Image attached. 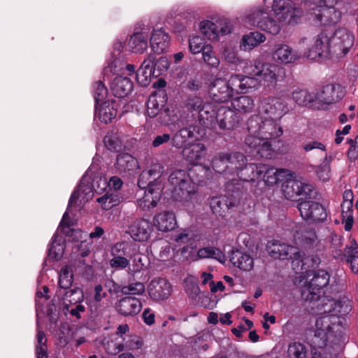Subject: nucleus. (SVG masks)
I'll return each mask as SVG.
<instances>
[{
	"instance_id": "nucleus-37",
	"label": "nucleus",
	"mask_w": 358,
	"mask_h": 358,
	"mask_svg": "<svg viewBox=\"0 0 358 358\" xmlns=\"http://www.w3.org/2000/svg\"><path fill=\"white\" fill-rule=\"evenodd\" d=\"M220 54L222 59L230 65L237 66L243 62V59L238 55L236 45L232 41L223 44L220 49Z\"/></svg>"
},
{
	"instance_id": "nucleus-2",
	"label": "nucleus",
	"mask_w": 358,
	"mask_h": 358,
	"mask_svg": "<svg viewBox=\"0 0 358 358\" xmlns=\"http://www.w3.org/2000/svg\"><path fill=\"white\" fill-rule=\"evenodd\" d=\"M271 8L275 19L265 8L257 6L250 9L246 15L245 24L277 35L281 30V23L296 24L303 15L302 9L291 0H273Z\"/></svg>"
},
{
	"instance_id": "nucleus-38",
	"label": "nucleus",
	"mask_w": 358,
	"mask_h": 358,
	"mask_svg": "<svg viewBox=\"0 0 358 358\" xmlns=\"http://www.w3.org/2000/svg\"><path fill=\"white\" fill-rule=\"evenodd\" d=\"M115 169L120 174H130L138 166L137 160L128 153L117 155L115 162Z\"/></svg>"
},
{
	"instance_id": "nucleus-49",
	"label": "nucleus",
	"mask_w": 358,
	"mask_h": 358,
	"mask_svg": "<svg viewBox=\"0 0 358 358\" xmlns=\"http://www.w3.org/2000/svg\"><path fill=\"white\" fill-rule=\"evenodd\" d=\"M345 256L347 262L350 264L352 271L358 273V245L355 240L352 241L350 245L346 247Z\"/></svg>"
},
{
	"instance_id": "nucleus-27",
	"label": "nucleus",
	"mask_w": 358,
	"mask_h": 358,
	"mask_svg": "<svg viewBox=\"0 0 358 358\" xmlns=\"http://www.w3.org/2000/svg\"><path fill=\"white\" fill-rule=\"evenodd\" d=\"M266 170V164H250L245 165V163L241 166V169H237L236 171L238 177L247 182H260L262 181V176Z\"/></svg>"
},
{
	"instance_id": "nucleus-64",
	"label": "nucleus",
	"mask_w": 358,
	"mask_h": 358,
	"mask_svg": "<svg viewBox=\"0 0 358 358\" xmlns=\"http://www.w3.org/2000/svg\"><path fill=\"white\" fill-rule=\"evenodd\" d=\"M317 240V236L314 231L308 230L302 233L301 235L298 234L296 237V241L299 243H301L305 246H309L313 244Z\"/></svg>"
},
{
	"instance_id": "nucleus-18",
	"label": "nucleus",
	"mask_w": 358,
	"mask_h": 358,
	"mask_svg": "<svg viewBox=\"0 0 358 358\" xmlns=\"http://www.w3.org/2000/svg\"><path fill=\"white\" fill-rule=\"evenodd\" d=\"M130 248L125 243H117L113 245L110 249V256L112 258L109 261V264L112 268L115 270H123L129 268L131 252Z\"/></svg>"
},
{
	"instance_id": "nucleus-30",
	"label": "nucleus",
	"mask_w": 358,
	"mask_h": 358,
	"mask_svg": "<svg viewBox=\"0 0 358 358\" xmlns=\"http://www.w3.org/2000/svg\"><path fill=\"white\" fill-rule=\"evenodd\" d=\"M310 10H313L310 14L314 15L319 22L324 23H334L340 19L341 15V12L338 10V8L322 6L321 4Z\"/></svg>"
},
{
	"instance_id": "nucleus-36",
	"label": "nucleus",
	"mask_w": 358,
	"mask_h": 358,
	"mask_svg": "<svg viewBox=\"0 0 358 358\" xmlns=\"http://www.w3.org/2000/svg\"><path fill=\"white\" fill-rule=\"evenodd\" d=\"M96 115L99 120L108 124L117 115V108L113 101L107 99L99 105H96Z\"/></svg>"
},
{
	"instance_id": "nucleus-60",
	"label": "nucleus",
	"mask_w": 358,
	"mask_h": 358,
	"mask_svg": "<svg viewBox=\"0 0 358 358\" xmlns=\"http://www.w3.org/2000/svg\"><path fill=\"white\" fill-rule=\"evenodd\" d=\"M287 355L289 358H306L307 350L304 345L294 342L289 345Z\"/></svg>"
},
{
	"instance_id": "nucleus-33",
	"label": "nucleus",
	"mask_w": 358,
	"mask_h": 358,
	"mask_svg": "<svg viewBox=\"0 0 358 358\" xmlns=\"http://www.w3.org/2000/svg\"><path fill=\"white\" fill-rule=\"evenodd\" d=\"M124 45L122 42L117 41L113 45V52L110 61L104 67V76H108L110 74L115 73L123 69V63L118 56L123 50Z\"/></svg>"
},
{
	"instance_id": "nucleus-5",
	"label": "nucleus",
	"mask_w": 358,
	"mask_h": 358,
	"mask_svg": "<svg viewBox=\"0 0 358 358\" xmlns=\"http://www.w3.org/2000/svg\"><path fill=\"white\" fill-rule=\"evenodd\" d=\"M266 249L273 259H292V267L296 273L307 271L320 263L317 256L306 255L304 251L296 247L278 241L268 242Z\"/></svg>"
},
{
	"instance_id": "nucleus-53",
	"label": "nucleus",
	"mask_w": 358,
	"mask_h": 358,
	"mask_svg": "<svg viewBox=\"0 0 358 358\" xmlns=\"http://www.w3.org/2000/svg\"><path fill=\"white\" fill-rule=\"evenodd\" d=\"M175 242L179 245L187 243V247L192 249L197 246V241L199 238L198 236H194L192 233L187 230H182L173 237Z\"/></svg>"
},
{
	"instance_id": "nucleus-15",
	"label": "nucleus",
	"mask_w": 358,
	"mask_h": 358,
	"mask_svg": "<svg viewBox=\"0 0 358 358\" xmlns=\"http://www.w3.org/2000/svg\"><path fill=\"white\" fill-rule=\"evenodd\" d=\"M245 156L239 152L231 155L220 153L213 159L212 166L215 171L217 173H222L226 171L230 172L241 169L245 164Z\"/></svg>"
},
{
	"instance_id": "nucleus-52",
	"label": "nucleus",
	"mask_w": 358,
	"mask_h": 358,
	"mask_svg": "<svg viewBox=\"0 0 358 358\" xmlns=\"http://www.w3.org/2000/svg\"><path fill=\"white\" fill-rule=\"evenodd\" d=\"M312 92L296 89L292 92V99L296 104L313 108Z\"/></svg>"
},
{
	"instance_id": "nucleus-40",
	"label": "nucleus",
	"mask_w": 358,
	"mask_h": 358,
	"mask_svg": "<svg viewBox=\"0 0 358 358\" xmlns=\"http://www.w3.org/2000/svg\"><path fill=\"white\" fill-rule=\"evenodd\" d=\"M231 106L235 113L245 115L252 113L255 104L253 97L250 96H240L231 99Z\"/></svg>"
},
{
	"instance_id": "nucleus-56",
	"label": "nucleus",
	"mask_w": 358,
	"mask_h": 358,
	"mask_svg": "<svg viewBox=\"0 0 358 358\" xmlns=\"http://www.w3.org/2000/svg\"><path fill=\"white\" fill-rule=\"evenodd\" d=\"M203 62L211 69H218L220 64V59L213 51V47L208 45L202 53Z\"/></svg>"
},
{
	"instance_id": "nucleus-24",
	"label": "nucleus",
	"mask_w": 358,
	"mask_h": 358,
	"mask_svg": "<svg viewBox=\"0 0 358 358\" xmlns=\"http://www.w3.org/2000/svg\"><path fill=\"white\" fill-rule=\"evenodd\" d=\"M355 36L350 31L341 29L335 32L333 38V43L335 51L342 56L345 55L353 47Z\"/></svg>"
},
{
	"instance_id": "nucleus-57",
	"label": "nucleus",
	"mask_w": 358,
	"mask_h": 358,
	"mask_svg": "<svg viewBox=\"0 0 358 358\" xmlns=\"http://www.w3.org/2000/svg\"><path fill=\"white\" fill-rule=\"evenodd\" d=\"M333 160L331 155H326L322 163L318 166L317 176L323 181H327L331 176V163Z\"/></svg>"
},
{
	"instance_id": "nucleus-11",
	"label": "nucleus",
	"mask_w": 358,
	"mask_h": 358,
	"mask_svg": "<svg viewBox=\"0 0 358 358\" xmlns=\"http://www.w3.org/2000/svg\"><path fill=\"white\" fill-rule=\"evenodd\" d=\"M201 34L209 41L215 42L220 40L221 36H225L231 32V23L227 20L217 19L203 20L199 26Z\"/></svg>"
},
{
	"instance_id": "nucleus-42",
	"label": "nucleus",
	"mask_w": 358,
	"mask_h": 358,
	"mask_svg": "<svg viewBox=\"0 0 358 358\" xmlns=\"http://www.w3.org/2000/svg\"><path fill=\"white\" fill-rule=\"evenodd\" d=\"M59 294L62 295L61 301L64 309H68L71 304H77L83 301L84 294L81 288L74 287L69 290H59Z\"/></svg>"
},
{
	"instance_id": "nucleus-43",
	"label": "nucleus",
	"mask_w": 358,
	"mask_h": 358,
	"mask_svg": "<svg viewBox=\"0 0 358 358\" xmlns=\"http://www.w3.org/2000/svg\"><path fill=\"white\" fill-rule=\"evenodd\" d=\"M166 102V94L164 92L152 94L147 103V113L150 117L157 116Z\"/></svg>"
},
{
	"instance_id": "nucleus-22",
	"label": "nucleus",
	"mask_w": 358,
	"mask_h": 358,
	"mask_svg": "<svg viewBox=\"0 0 358 358\" xmlns=\"http://www.w3.org/2000/svg\"><path fill=\"white\" fill-rule=\"evenodd\" d=\"M143 308L142 302L136 297L126 296L115 304L116 311L124 317H134L137 315Z\"/></svg>"
},
{
	"instance_id": "nucleus-32",
	"label": "nucleus",
	"mask_w": 358,
	"mask_h": 358,
	"mask_svg": "<svg viewBox=\"0 0 358 358\" xmlns=\"http://www.w3.org/2000/svg\"><path fill=\"white\" fill-rule=\"evenodd\" d=\"M198 140V134L196 127L189 126L180 129L173 138V145L176 148H181L185 144H192Z\"/></svg>"
},
{
	"instance_id": "nucleus-44",
	"label": "nucleus",
	"mask_w": 358,
	"mask_h": 358,
	"mask_svg": "<svg viewBox=\"0 0 358 358\" xmlns=\"http://www.w3.org/2000/svg\"><path fill=\"white\" fill-rule=\"evenodd\" d=\"M148 33L144 31L134 34L128 42V48L134 53L141 54L148 48Z\"/></svg>"
},
{
	"instance_id": "nucleus-10",
	"label": "nucleus",
	"mask_w": 358,
	"mask_h": 358,
	"mask_svg": "<svg viewBox=\"0 0 358 358\" xmlns=\"http://www.w3.org/2000/svg\"><path fill=\"white\" fill-rule=\"evenodd\" d=\"M288 111L287 103L280 98L268 96L259 101L258 115H265L268 119L280 120Z\"/></svg>"
},
{
	"instance_id": "nucleus-4",
	"label": "nucleus",
	"mask_w": 358,
	"mask_h": 358,
	"mask_svg": "<svg viewBox=\"0 0 358 358\" xmlns=\"http://www.w3.org/2000/svg\"><path fill=\"white\" fill-rule=\"evenodd\" d=\"M303 282L301 287V297L306 301L316 302L317 307L324 299H333L330 295L340 292L343 287L341 279L331 278L324 270L314 272L313 277Z\"/></svg>"
},
{
	"instance_id": "nucleus-34",
	"label": "nucleus",
	"mask_w": 358,
	"mask_h": 358,
	"mask_svg": "<svg viewBox=\"0 0 358 358\" xmlns=\"http://www.w3.org/2000/svg\"><path fill=\"white\" fill-rule=\"evenodd\" d=\"M182 155L191 164L196 165L205 157L206 147L201 143H192L185 147Z\"/></svg>"
},
{
	"instance_id": "nucleus-29",
	"label": "nucleus",
	"mask_w": 358,
	"mask_h": 358,
	"mask_svg": "<svg viewBox=\"0 0 358 358\" xmlns=\"http://www.w3.org/2000/svg\"><path fill=\"white\" fill-rule=\"evenodd\" d=\"M152 224L159 231H172L177 226L176 215L173 212L169 210L160 212L153 217Z\"/></svg>"
},
{
	"instance_id": "nucleus-62",
	"label": "nucleus",
	"mask_w": 358,
	"mask_h": 358,
	"mask_svg": "<svg viewBox=\"0 0 358 358\" xmlns=\"http://www.w3.org/2000/svg\"><path fill=\"white\" fill-rule=\"evenodd\" d=\"M104 144L108 150L115 152L120 151L122 147V142L116 134H110L106 136Z\"/></svg>"
},
{
	"instance_id": "nucleus-51",
	"label": "nucleus",
	"mask_w": 358,
	"mask_h": 358,
	"mask_svg": "<svg viewBox=\"0 0 358 358\" xmlns=\"http://www.w3.org/2000/svg\"><path fill=\"white\" fill-rule=\"evenodd\" d=\"M120 196L113 192H106L103 196L96 199V201L104 210H109L117 206L120 203Z\"/></svg>"
},
{
	"instance_id": "nucleus-39",
	"label": "nucleus",
	"mask_w": 358,
	"mask_h": 358,
	"mask_svg": "<svg viewBox=\"0 0 358 358\" xmlns=\"http://www.w3.org/2000/svg\"><path fill=\"white\" fill-rule=\"evenodd\" d=\"M266 36L259 31H252L244 34L240 41L239 48L245 52H250L266 41Z\"/></svg>"
},
{
	"instance_id": "nucleus-47",
	"label": "nucleus",
	"mask_w": 358,
	"mask_h": 358,
	"mask_svg": "<svg viewBox=\"0 0 358 358\" xmlns=\"http://www.w3.org/2000/svg\"><path fill=\"white\" fill-rule=\"evenodd\" d=\"M130 259H131L132 263L131 264H129L128 272L132 275L145 269L149 262L148 257L141 253H131Z\"/></svg>"
},
{
	"instance_id": "nucleus-21",
	"label": "nucleus",
	"mask_w": 358,
	"mask_h": 358,
	"mask_svg": "<svg viewBox=\"0 0 358 358\" xmlns=\"http://www.w3.org/2000/svg\"><path fill=\"white\" fill-rule=\"evenodd\" d=\"M155 56L150 54L136 71V80L142 86L149 85L152 78L159 76L155 68Z\"/></svg>"
},
{
	"instance_id": "nucleus-50",
	"label": "nucleus",
	"mask_w": 358,
	"mask_h": 358,
	"mask_svg": "<svg viewBox=\"0 0 358 358\" xmlns=\"http://www.w3.org/2000/svg\"><path fill=\"white\" fill-rule=\"evenodd\" d=\"M352 208V201H343L341 203L342 221L345 224V229L346 231H350L354 223Z\"/></svg>"
},
{
	"instance_id": "nucleus-13",
	"label": "nucleus",
	"mask_w": 358,
	"mask_h": 358,
	"mask_svg": "<svg viewBox=\"0 0 358 358\" xmlns=\"http://www.w3.org/2000/svg\"><path fill=\"white\" fill-rule=\"evenodd\" d=\"M329 37L324 33L303 39L302 43L306 46L304 55L308 59L316 60L327 55L329 50Z\"/></svg>"
},
{
	"instance_id": "nucleus-26",
	"label": "nucleus",
	"mask_w": 358,
	"mask_h": 358,
	"mask_svg": "<svg viewBox=\"0 0 358 358\" xmlns=\"http://www.w3.org/2000/svg\"><path fill=\"white\" fill-rule=\"evenodd\" d=\"M209 94L215 102H226L233 96L227 80L215 79L210 85Z\"/></svg>"
},
{
	"instance_id": "nucleus-16",
	"label": "nucleus",
	"mask_w": 358,
	"mask_h": 358,
	"mask_svg": "<svg viewBox=\"0 0 358 358\" xmlns=\"http://www.w3.org/2000/svg\"><path fill=\"white\" fill-rule=\"evenodd\" d=\"M231 94H245L258 89L259 82L254 76H247L242 74H233L227 81Z\"/></svg>"
},
{
	"instance_id": "nucleus-19",
	"label": "nucleus",
	"mask_w": 358,
	"mask_h": 358,
	"mask_svg": "<svg viewBox=\"0 0 358 358\" xmlns=\"http://www.w3.org/2000/svg\"><path fill=\"white\" fill-rule=\"evenodd\" d=\"M217 122L220 129H231L238 123L234 110L229 107L215 104L214 122L208 126Z\"/></svg>"
},
{
	"instance_id": "nucleus-61",
	"label": "nucleus",
	"mask_w": 358,
	"mask_h": 358,
	"mask_svg": "<svg viewBox=\"0 0 358 358\" xmlns=\"http://www.w3.org/2000/svg\"><path fill=\"white\" fill-rule=\"evenodd\" d=\"M47 339L43 331L38 330L37 344L36 347L37 358H48Z\"/></svg>"
},
{
	"instance_id": "nucleus-3",
	"label": "nucleus",
	"mask_w": 358,
	"mask_h": 358,
	"mask_svg": "<svg viewBox=\"0 0 358 358\" xmlns=\"http://www.w3.org/2000/svg\"><path fill=\"white\" fill-rule=\"evenodd\" d=\"M247 129L249 134L245 138V144L261 157L271 158L272 141L282 135V127L274 120L255 115L248 120Z\"/></svg>"
},
{
	"instance_id": "nucleus-54",
	"label": "nucleus",
	"mask_w": 358,
	"mask_h": 358,
	"mask_svg": "<svg viewBox=\"0 0 358 358\" xmlns=\"http://www.w3.org/2000/svg\"><path fill=\"white\" fill-rule=\"evenodd\" d=\"M73 282V273L71 266H64L59 273V290H66L71 288Z\"/></svg>"
},
{
	"instance_id": "nucleus-6",
	"label": "nucleus",
	"mask_w": 358,
	"mask_h": 358,
	"mask_svg": "<svg viewBox=\"0 0 358 358\" xmlns=\"http://www.w3.org/2000/svg\"><path fill=\"white\" fill-rule=\"evenodd\" d=\"M90 171L91 169L87 171V175L84 176L80 185L71 194L67 209L63 215L57 231L69 226L70 221L69 214L71 212V208L74 206H81L92 199L94 195L93 189L98 193H101L108 186L107 180L105 178H100L99 179L93 178L92 185H90L87 179V176L90 174Z\"/></svg>"
},
{
	"instance_id": "nucleus-48",
	"label": "nucleus",
	"mask_w": 358,
	"mask_h": 358,
	"mask_svg": "<svg viewBox=\"0 0 358 358\" xmlns=\"http://www.w3.org/2000/svg\"><path fill=\"white\" fill-rule=\"evenodd\" d=\"M197 257L199 259L213 258L220 263H224L226 257L222 251L215 247H205L200 248L197 251Z\"/></svg>"
},
{
	"instance_id": "nucleus-7",
	"label": "nucleus",
	"mask_w": 358,
	"mask_h": 358,
	"mask_svg": "<svg viewBox=\"0 0 358 358\" xmlns=\"http://www.w3.org/2000/svg\"><path fill=\"white\" fill-rule=\"evenodd\" d=\"M169 184L171 186V190L176 199L184 202L193 200L196 189L185 170L173 171L169 176Z\"/></svg>"
},
{
	"instance_id": "nucleus-8",
	"label": "nucleus",
	"mask_w": 358,
	"mask_h": 358,
	"mask_svg": "<svg viewBox=\"0 0 358 358\" xmlns=\"http://www.w3.org/2000/svg\"><path fill=\"white\" fill-rule=\"evenodd\" d=\"M252 74L260 78L264 87L270 90L283 79L285 70L276 64L256 59L253 62Z\"/></svg>"
},
{
	"instance_id": "nucleus-45",
	"label": "nucleus",
	"mask_w": 358,
	"mask_h": 358,
	"mask_svg": "<svg viewBox=\"0 0 358 358\" xmlns=\"http://www.w3.org/2000/svg\"><path fill=\"white\" fill-rule=\"evenodd\" d=\"M288 171L282 169H275L266 165V170L262 176V181L267 185L275 184L281 178L288 176Z\"/></svg>"
},
{
	"instance_id": "nucleus-1",
	"label": "nucleus",
	"mask_w": 358,
	"mask_h": 358,
	"mask_svg": "<svg viewBox=\"0 0 358 358\" xmlns=\"http://www.w3.org/2000/svg\"><path fill=\"white\" fill-rule=\"evenodd\" d=\"M352 310V301L346 296L337 301L324 299L316 307V313L324 315L315 321V335L311 341L313 358H319L328 350L341 352L345 341L346 320L345 316Z\"/></svg>"
},
{
	"instance_id": "nucleus-17",
	"label": "nucleus",
	"mask_w": 358,
	"mask_h": 358,
	"mask_svg": "<svg viewBox=\"0 0 358 358\" xmlns=\"http://www.w3.org/2000/svg\"><path fill=\"white\" fill-rule=\"evenodd\" d=\"M298 209L303 219L312 222H321L327 219L324 208L314 201H303L298 204Z\"/></svg>"
},
{
	"instance_id": "nucleus-9",
	"label": "nucleus",
	"mask_w": 358,
	"mask_h": 358,
	"mask_svg": "<svg viewBox=\"0 0 358 358\" xmlns=\"http://www.w3.org/2000/svg\"><path fill=\"white\" fill-rule=\"evenodd\" d=\"M344 96V93L339 85H328L321 89L312 91L313 109L326 108Z\"/></svg>"
},
{
	"instance_id": "nucleus-31",
	"label": "nucleus",
	"mask_w": 358,
	"mask_h": 358,
	"mask_svg": "<svg viewBox=\"0 0 358 358\" xmlns=\"http://www.w3.org/2000/svg\"><path fill=\"white\" fill-rule=\"evenodd\" d=\"M229 258L231 263L243 271L249 272L254 268V258L246 252L234 250Z\"/></svg>"
},
{
	"instance_id": "nucleus-20",
	"label": "nucleus",
	"mask_w": 358,
	"mask_h": 358,
	"mask_svg": "<svg viewBox=\"0 0 358 358\" xmlns=\"http://www.w3.org/2000/svg\"><path fill=\"white\" fill-rule=\"evenodd\" d=\"M172 287L171 283L165 278H155L148 286V293L153 301H164L171 294Z\"/></svg>"
},
{
	"instance_id": "nucleus-23",
	"label": "nucleus",
	"mask_w": 358,
	"mask_h": 358,
	"mask_svg": "<svg viewBox=\"0 0 358 358\" xmlns=\"http://www.w3.org/2000/svg\"><path fill=\"white\" fill-rule=\"evenodd\" d=\"M271 55L275 62L282 64H292L299 58L292 48L283 43L275 44L271 50Z\"/></svg>"
},
{
	"instance_id": "nucleus-63",
	"label": "nucleus",
	"mask_w": 358,
	"mask_h": 358,
	"mask_svg": "<svg viewBox=\"0 0 358 358\" xmlns=\"http://www.w3.org/2000/svg\"><path fill=\"white\" fill-rule=\"evenodd\" d=\"M210 204L213 212L218 215H222V212L229 207L225 196L214 197L211 199Z\"/></svg>"
},
{
	"instance_id": "nucleus-41",
	"label": "nucleus",
	"mask_w": 358,
	"mask_h": 358,
	"mask_svg": "<svg viewBox=\"0 0 358 358\" xmlns=\"http://www.w3.org/2000/svg\"><path fill=\"white\" fill-rule=\"evenodd\" d=\"M111 89L115 96L123 98L132 91L133 83L127 77L117 76L112 83Z\"/></svg>"
},
{
	"instance_id": "nucleus-59",
	"label": "nucleus",
	"mask_w": 358,
	"mask_h": 358,
	"mask_svg": "<svg viewBox=\"0 0 358 358\" xmlns=\"http://www.w3.org/2000/svg\"><path fill=\"white\" fill-rule=\"evenodd\" d=\"M145 290V287L143 282H133L127 285L122 286L121 292L124 295H142Z\"/></svg>"
},
{
	"instance_id": "nucleus-12",
	"label": "nucleus",
	"mask_w": 358,
	"mask_h": 358,
	"mask_svg": "<svg viewBox=\"0 0 358 358\" xmlns=\"http://www.w3.org/2000/svg\"><path fill=\"white\" fill-rule=\"evenodd\" d=\"M282 191L287 199L292 201L298 196L310 197L313 187L303 179L289 178L282 184Z\"/></svg>"
},
{
	"instance_id": "nucleus-58",
	"label": "nucleus",
	"mask_w": 358,
	"mask_h": 358,
	"mask_svg": "<svg viewBox=\"0 0 358 358\" xmlns=\"http://www.w3.org/2000/svg\"><path fill=\"white\" fill-rule=\"evenodd\" d=\"M208 45L199 36H192L189 38V50L193 55L203 53Z\"/></svg>"
},
{
	"instance_id": "nucleus-28",
	"label": "nucleus",
	"mask_w": 358,
	"mask_h": 358,
	"mask_svg": "<svg viewBox=\"0 0 358 358\" xmlns=\"http://www.w3.org/2000/svg\"><path fill=\"white\" fill-rule=\"evenodd\" d=\"M127 232L136 241H145L152 232L150 223L145 219L135 220L129 227Z\"/></svg>"
},
{
	"instance_id": "nucleus-46",
	"label": "nucleus",
	"mask_w": 358,
	"mask_h": 358,
	"mask_svg": "<svg viewBox=\"0 0 358 358\" xmlns=\"http://www.w3.org/2000/svg\"><path fill=\"white\" fill-rule=\"evenodd\" d=\"M64 238L56 233L48 250V257L54 260L60 259L64 255Z\"/></svg>"
},
{
	"instance_id": "nucleus-35",
	"label": "nucleus",
	"mask_w": 358,
	"mask_h": 358,
	"mask_svg": "<svg viewBox=\"0 0 358 358\" xmlns=\"http://www.w3.org/2000/svg\"><path fill=\"white\" fill-rule=\"evenodd\" d=\"M169 43V37L163 29H153L150 38V45L155 52L158 54L164 52Z\"/></svg>"
},
{
	"instance_id": "nucleus-25",
	"label": "nucleus",
	"mask_w": 358,
	"mask_h": 358,
	"mask_svg": "<svg viewBox=\"0 0 358 358\" xmlns=\"http://www.w3.org/2000/svg\"><path fill=\"white\" fill-rule=\"evenodd\" d=\"M163 187L162 184L158 183L156 187L153 185L144 192L143 196L137 199L138 206L143 210H149L157 206L159 201Z\"/></svg>"
},
{
	"instance_id": "nucleus-55",
	"label": "nucleus",
	"mask_w": 358,
	"mask_h": 358,
	"mask_svg": "<svg viewBox=\"0 0 358 358\" xmlns=\"http://www.w3.org/2000/svg\"><path fill=\"white\" fill-rule=\"evenodd\" d=\"M184 288L188 297L196 301L201 292L197 280L194 276H188L184 280Z\"/></svg>"
},
{
	"instance_id": "nucleus-14",
	"label": "nucleus",
	"mask_w": 358,
	"mask_h": 358,
	"mask_svg": "<svg viewBox=\"0 0 358 358\" xmlns=\"http://www.w3.org/2000/svg\"><path fill=\"white\" fill-rule=\"evenodd\" d=\"M186 107L198 115L199 120L202 124L208 127L214 122L215 104L203 103L201 98L194 96L187 100Z\"/></svg>"
}]
</instances>
